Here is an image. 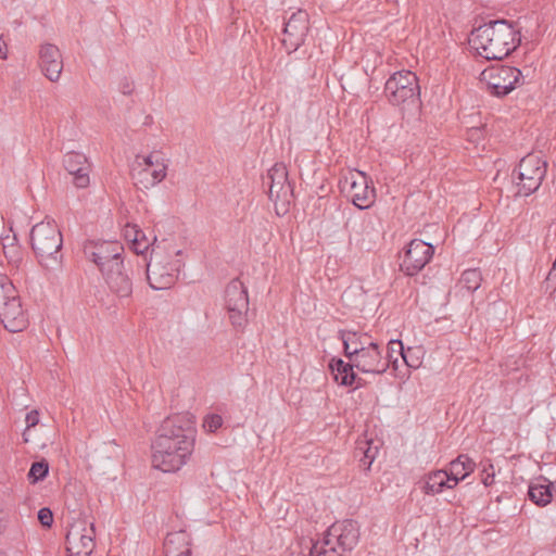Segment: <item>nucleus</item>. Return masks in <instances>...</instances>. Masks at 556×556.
<instances>
[{"mask_svg": "<svg viewBox=\"0 0 556 556\" xmlns=\"http://www.w3.org/2000/svg\"><path fill=\"white\" fill-rule=\"evenodd\" d=\"M342 190L346 192L349 199L359 210L371 207L376 201V189L371 178L364 172L349 170L340 180Z\"/></svg>", "mask_w": 556, "mask_h": 556, "instance_id": "6e6552de", "label": "nucleus"}, {"mask_svg": "<svg viewBox=\"0 0 556 556\" xmlns=\"http://www.w3.org/2000/svg\"><path fill=\"white\" fill-rule=\"evenodd\" d=\"M39 422V414L37 410H31L26 415L27 427H35Z\"/></svg>", "mask_w": 556, "mask_h": 556, "instance_id": "4c0bfd02", "label": "nucleus"}, {"mask_svg": "<svg viewBox=\"0 0 556 556\" xmlns=\"http://www.w3.org/2000/svg\"><path fill=\"white\" fill-rule=\"evenodd\" d=\"M195 421L189 413L167 417L152 443V465L163 472H176L189 460L195 442Z\"/></svg>", "mask_w": 556, "mask_h": 556, "instance_id": "f257e3e1", "label": "nucleus"}, {"mask_svg": "<svg viewBox=\"0 0 556 556\" xmlns=\"http://www.w3.org/2000/svg\"><path fill=\"white\" fill-rule=\"evenodd\" d=\"M124 237L130 243V248L137 254H144L156 240L155 236H147L146 232L135 224H128L125 227Z\"/></svg>", "mask_w": 556, "mask_h": 556, "instance_id": "b1692460", "label": "nucleus"}, {"mask_svg": "<svg viewBox=\"0 0 556 556\" xmlns=\"http://www.w3.org/2000/svg\"><path fill=\"white\" fill-rule=\"evenodd\" d=\"M545 175L546 162L535 153L526 155L513 173L517 193L522 197L532 194L540 188Z\"/></svg>", "mask_w": 556, "mask_h": 556, "instance_id": "0eeeda50", "label": "nucleus"}, {"mask_svg": "<svg viewBox=\"0 0 556 556\" xmlns=\"http://www.w3.org/2000/svg\"><path fill=\"white\" fill-rule=\"evenodd\" d=\"M39 65L50 81H58L63 70V60L59 48L52 43L42 45L39 51Z\"/></svg>", "mask_w": 556, "mask_h": 556, "instance_id": "6ab92c4d", "label": "nucleus"}, {"mask_svg": "<svg viewBox=\"0 0 556 556\" xmlns=\"http://www.w3.org/2000/svg\"><path fill=\"white\" fill-rule=\"evenodd\" d=\"M11 252H12L11 257H13V256H14V254H16V253H17V248H16L13 243L11 244Z\"/></svg>", "mask_w": 556, "mask_h": 556, "instance_id": "a19ab883", "label": "nucleus"}, {"mask_svg": "<svg viewBox=\"0 0 556 556\" xmlns=\"http://www.w3.org/2000/svg\"><path fill=\"white\" fill-rule=\"evenodd\" d=\"M266 179L269 185L268 194L270 200L275 202L278 212L280 205L282 213H286L293 199V189L288 180L286 165L283 163L274 164L268 169Z\"/></svg>", "mask_w": 556, "mask_h": 556, "instance_id": "9b49d317", "label": "nucleus"}, {"mask_svg": "<svg viewBox=\"0 0 556 556\" xmlns=\"http://www.w3.org/2000/svg\"><path fill=\"white\" fill-rule=\"evenodd\" d=\"M329 368L332 372L333 379L340 386L349 387L355 381L356 376L353 370L355 365L353 362H344L341 358L332 359L329 364Z\"/></svg>", "mask_w": 556, "mask_h": 556, "instance_id": "c85d7f7f", "label": "nucleus"}, {"mask_svg": "<svg viewBox=\"0 0 556 556\" xmlns=\"http://www.w3.org/2000/svg\"><path fill=\"white\" fill-rule=\"evenodd\" d=\"M9 240H10V237L2 238V244H3L4 250L8 248V244L5 243V241H9Z\"/></svg>", "mask_w": 556, "mask_h": 556, "instance_id": "79ce46f5", "label": "nucleus"}, {"mask_svg": "<svg viewBox=\"0 0 556 556\" xmlns=\"http://www.w3.org/2000/svg\"><path fill=\"white\" fill-rule=\"evenodd\" d=\"M123 247L116 241L88 242L84 248L86 257L98 265L101 273L111 268L115 262H123Z\"/></svg>", "mask_w": 556, "mask_h": 556, "instance_id": "2eb2a0df", "label": "nucleus"}, {"mask_svg": "<svg viewBox=\"0 0 556 556\" xmlns=\"http://www.w3.org/2000/svg\"><path fill=\"white\" fill-rule=\"evenodd\" d=\"M225 306L229 319L235 327H242L247 323L249 298L245 286L238 279L230 281L225 289Z\"/></svg>", "mask_w": 556, "mask_h": 556, "instance_id": "ddd939ff", "label": "nucleus"}, {"mask_svg": "<svg viewBox=\"0 0 556 556\" xmlns=\"http://www.w3.org/2000/svg\"><path fill=\"white\" fill-rule=\"evenodd\" d=\"M384 94L392 105L403 111H418L421 105L420 87L415 73L399 71L393 73L384 84Z\"/></svg>", "mask_w": 556, "mask_h": 556, "instance_id": "39448f33", "label": "nucleus"}, {"mask_svg": "<svg viewBox=\"0 0 556 556\" xmlns=\"http://www.w3.org/2000/svg\"><path fill=\"white\" fill-rule=\"evenodd\" d=\"M94 525L86 519L73 521L66 533L67 556H90L94 549Z\"/></svg>", "mask_w": 556, "mask_h": 556, "instance_id": "9d476101", "label": "nucleus"}, {"mask_svg": "<svg viewBox=\"0 0 556 556\" xmlns=\"http://www.w3.org/2000/svg\"><path fill=\"white\" fill-rule=\"evenodd\" d=\"M359 541L356 521L345 519L332 523L320 541L308 542V556H344Z\"/></svg>", "mask_w": 556, "mask_h": 556, "instance_id": "7ed1b4c3", "label": "nucleus"}, {"mask_svg": "<svg viewBox=\"0 0 556 556\" xmlns=\"http://www.w3.org/2000/svg\"><path fill=\"white\" fill-rule=\"evenodd\" d=\"M376 224V219L369 215H364L354 219L351 228V236H355L363 241H375L379 236V230L377 229Z\"/></svg>", "mask_w": 556, "mask_h": 556, "instance_id": "cd10ccee", "label": "nucleus"}, {"mask_svg": "<svg viewBox=\"0 0 556 556\" xmlns=\"http://www.w3.org/2000/svg\"><path fill=\"white\" fill-rule=\"evenodd\" d=\"M434 247L420 239L412 240L405 248L401 261V270L407 276L419 273L432 258Z\"/></svg>", "mask_w": 556, "mask_h": 556, "instance_id": "4468645a", "label": "nucleus"}, {"mask_svg": "<svg viewBox=\"0 0 556 556\" xmlns=\"http://www.w3.org/2000/svg\"><path fill=\"white\" fill-rule=\"evenodd\" d=\"M476 463L465 454L457 456L453 459L447 470L452 480V485H457L460 481L465 480L471 472L475 471Z\"/></svg>", "mask_w": 556, "mask_h": 556, "instance_id": "a878e982", "label": "nucleus"}, {"mask_svg": "<svg viewBox=\"0 0 556 556\" xmlns=\"http://www.w3.org/2000/svg\"><path fill=\"white\" fill-rule=\"evenodd\" d=\"M0 320L10 332H20L26 329L28 317L21 300L13 301L11 304L0 307Z\"/></svg>", "mask_w": 556, "mask_h": 556, "instance_id": "aec40b11", "label": "nucleus"}, {"mask_svg": "<svg viewBox=\"0 0 556 556\" xmlns=\"http://www.w3.org/2000/svg\"><path fill=\"white\" fill-rule=\"evenodd\" d=\"M38 520L43 527H51L53 522V514L50 508L42 507L38 511Z\"/></svg>", "mask_w": 556, "mask_h": 556, "instance_id": "c9c22d12", "label": "nucleus"}, {"mask_svg": "<svg viewBox=\"0 0 556 556\" xmlns=\"http://www.w3.org/2000/svg\"><path fill=\"white\" fill-rule=\"evenodd\" d=\"M202 426L206 432L214 433L223 426V418L218 414H207Z\"/></svg>", "mask_w": 556, "mask_h": 556, "instance_id": "f704fd0d", "label": "nucleus"}, {"mask_svg": "<svg viewBox=\"0 0 556 556\" xmlns=\"http://www.w3.org/2000/svg\"><path fill=\"white\" fill-rule=\"evenodd\" d=\"M553 485L549 484H531L529 486V498L539 506H546L553 498Z\"/></svg>", "mask_w": 556, "mask_h": 556, "instance_id": "c756f323", "label": "nucleus"}, {"mask_svg": "<svg viewBox=\"0 0 556 556\" xmlns=\"http://www.w3.org/2000/svg\"><path fill=\"white\" fill-rule=\"evenodd\" d=\"M478 132H480V130H479V129H473V130H472V134H478Z\"/></svg>", "mask_w": 556, "mask_h": 556, "instance_id": "c03bdc74", "label": "nucleus"}, {"mask_svg": "<svg viewBox=\"0 0 556 556\" xmlns=\"http://www.w3.org/2000/svg\"><path fill=\"white\" fill-rule=\"evenodd\" d=\"M494 470L493 465L489 464L488 467L485 466L482 471V483L485 486L491 485L494 482Z\"/></svg>", "mask_w": 556, "mask_h": 556, "instance_id": "e433bc0d", "label": "nucleus"}, {"mask_svg": "<svg viewBox=\"0 0 556 556\" xmlns=\"http://www.w3.org/2000/svg\"><path fill=\"white\" fill-rule=\"evenodd\" d=\"M339 338L343 343L344 355L349 361H352L356 354L366 349V345L374 342L368 334L352 330H340Z\"/></svg>", "mask_w": 556, "mask_h": 556, "instance_id": "5701e85b", "label": "nucleus"}, {"mask_svg": "<svg viewBox=\"0 0 556 556\" xmlns=\"http://www.w3.org/2000/svg\"><path fill=\"white\" fill-rule=\"evenodd\" d=\"M17 300H21V296L13 282L8 276L0 275V307Z\"/></svg>", "mask_w": 556, "mask_h": 556, "instance_id": "7c9ffc66", "label": "nucleus"}, {"mask_svg": "<svg viewBox=\"0 0 556 556\" xmlns=\"http://www.w3.org/2000/svg\"><path fill=\"white\" fill-rule=\"evenodd\" d=\"M30 242L33 250L45 267L54 268L60 264V250L63 239L53 219H46L36 224L30 231Z\"/></svg>", "mask_w": 556, "mask_h": 556, "instance_id": "20e7f679", "label": "nucleus"}, {"mask_svg": "<svg viewBox=\"0 0 556 556\" xmlns=\"http://www.w3.org/2000/svg\"><path fill=\"white\" fill-rule=\"evenodd\" d=\"M420 489L426 495H437L442 493L444 490L454 489L452 480L446 469H439L427 473L419 481Z\"/></svg>", "mask_w": 556, "mask_h": 556, "instance_id": "4be33fe9", "label": "nucleus"}, {"mask_svg": "<svg viewBox=\"0 0 556 556\" xmlns=\"http://www.w3.org/2000/svg\"><path fill=\"white\" fill-rule=\"evenodd\" d=\"M167 164L160 152L137 155L131 176L141 188L149 189L166 177Z\"/></svg>", "mask_w": 556, "mask_h": 556, "instance_id": "1a4fd4ad", "label": "nucleus"}, {"mask_svg": "<svg viewBox=\"0 0 556 556\" xmlns=\"http://www.w3.org/2000/svg\"><path fill=\"white\" fill-rule=\"evenodd\" d=\"M409 362H418L420 364V361H419L418 357L417 358H413L410 355H409Z\"/></svg>", "mask_w": 556, "mask_h": 556, "instance_id": "37998d69", "label": "nucleus"}, {"mask_svg": "<svg viewBox=\"0 0 556 556\" xmlns=\"http://www.w3.org/2000/svg\"><path fill=\"white\" fill-rule=\"evenodd\" d=\"M179 255V250L170 255L152 250L151 260L147 264V278L152 289L166 290L174 286L184 265Z\"/></svg>", "mask_w": 556, "mask_h": 556, "instance_id": "423d86ee", "label": "nucleus"}, {"mask_svg": "<svg viewBox=\"0 0 556 556\" xmlns=\"http://www.w3.org/2000/svg\"><path fill=\"white\" fill-rule=\"evenodd\" d=\"M49 472V465L46 460L35 462L28 472V480L37 483L46 478Z\"/></svg>", "mask_w": 556, "mask_h": 556, "instance_id": "72a5a7b5", "label": "nucleus"}, {"mask_svg": "<svg viewBox=\"0 0 556 556\" xmlns=\"http://www.w3.org/2000/svg\"><path fill=\"white\" fill-rule=\"evenodd\" d=\"M166 556H191L190 539L186 531L169 533L164 542Z\"/></svg>", "mask_w": 556, "mask_h": 556, "instance_id": "393cba45", "label": "nucleus"}, {"mask_svg": "<svg viewBox=\"0 0 556 556\" xmlns=\"http://www.w3.org/2000/svg\"><path fill=\"white\" fill-rule=\"evenodd\" d=\"M357 452L362 453L361 463L364 466V468L367 470L370 468L371 464L374 463L378 450L377 447H372L368 441L361 442L357 446Z\"/></svg>", "mask_w": 556, "mask_h": 556, "instance_id": "473e14b6", "label": "nucleus"}, {"mask_svg": "<svg viewBox=\"0 0 556 556\" xmlns=\"http://www.w3.org/2000/svg\"><path fill=\"white\" fill-rule=\"evenodd\" d=\"M359 371L371 375H382L388 370L382 349L377 342L366 345V349L356 354L351 361Z\"/></svg>", "mask_w": 556, "mask_h": 556, "instance_id": "f3484780", "label": "nucleus"}, {"mask_svg": "<svg viewBox=\"0 0 556 556\" xmlns=\"http://www.w3.org/2000/svg\"><path fill=\"white\" fill-rule=\"evenodd\" d=\"M308 31V14L306 11L293 12L283 28L282 45L288 53L296 51L304 42Z\"/></svg>", "mask_w": 556, "mask_h": 556, "instance_id": "dca6fc26", "label": "nucleus"}, {"mask_svg": "<svg viewBox=\"0 0 556 556\" xmlns=\"http://www.w3.org/2000/svg\"><path fill=\"white\" fill-rule=\"evenodd\" d=\"M102 276L111 294L121 300L131 296L132 281L125 271L124 262H115Z\"/></svg>", "mask_w": 556, "mask_h": 556, "instance_id": "a211bd4d", "label": "nucleus"}, {"mask_svg": "<svg viewBox=\"0 0 556 556\" xmlns=\"http://www.w3.org/2000/svg\"><path fill=\"white\" fill-rule=\"evenodd\" d=\"M409 353H412V349L404 350L403 343L401 340H391L387 346V355L384 359L388 362V368L392 366L394 369L399 367L400 358L410 368H418V362H409Z\"/></svg>", "mask_w": 556, "mask_h": 556, "instance_id": "bb28decb", "label": "nucleus"}, {"mask_svg": "<svg viewBox=\"0 0 556 556\" xmlns=\"http://www.w3.org/2000/svg\"><path fill=\"white\" fill-rule=\"evenodd\" d=\"M0 59H8V45L2 40V37H0Z\"/></svg>", "mask_w": 556, "mask_h": 556, "instance_id": "58836bf2", "label": "nucleus"}, {"mask_svg": "<svg viewBox=\"0 0 556 556\" xmlns=\"http://www.w3.org/2000/svg\"><path fill=\"white\" fill-rule=\"evenodd\" d=\"M122 91H123V93H125V94H126V93H130V92H131V88H130L129 84H127L125 87H123V90H122Z\"/></svg>", "mask_w": 556, "mask_h": 556, "instance_id": "ea45409f", "label": "nucleus"}, {"mask_svg": "<svg viewBox=\"0 0 556 556\" xmlns=\"http://www.w3.org/2000/svg\"><path fill=\"white\" fill-rule=\"evenodd\" d=\"M520 78L521 71L513 66L491 67L481 73V81L496 97L508 94L519 84Z\"/></svg>", "mask_w": 556, "mask_h": 556, "instance_id": "f8f14e48", "label": "nucleus"}, {"mask_svg": "<svg viewBox=\"0 0 556 556\" xmlns=\"http://www.w3.org/2000/svg\"><path fill=\"white\" fill-rule=\"evenodd\" d=\"M519 30L505 20L490 21L471 31L469 43L485 60H503L520 43Z\"/></svg>", "mask_w": 556, "mask_h": 556, "instance_id": "f03ea898", "label": "nucleus"}, {"mask_svg": "<svg viewBox=\"0 0 556 556\" xmlns=\"http://www.w3.org/2000/svg\"><path fill=\"white\" fill-rule=\"evenodd\" d=\"M63 162L68 174L74 176V184L78 188H85L89 185V165L84 154L70 152L64 156Z\"/></svg>", "mask_w": 556, "mask_h": 556, "instance_id": "412c9836", "label": "nucleus"}, {"mask_svg": "<svg viewBox=\"0 0 556 556\" xmlns=\"http://www.w3.org/2000/svg\"><path fill=\"white\" fill-rule=\"evenodd\" d=\"M481 281V273L478 269H467L462 274L459 283L468 292H473L480 287Z\"/></svg>", "mask_w": 556, "mask_h": 556, "instance_id": "2f4dec72", "label": "nucleus"}]
</instances>
